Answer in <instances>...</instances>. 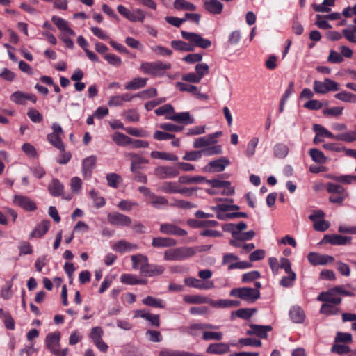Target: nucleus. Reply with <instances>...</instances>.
<instances>
[{
	"label": "nucleus",
	"mask_w": 356,
	"mask_h": 356,
	"mask_svg": "<svg viewBox=\"0 0 356 356\" xmlns=\"http://www.w3.org/2000/svg\"><path fill=\"white\" fill-rule=\"evenodd\" d=\"M196 74L200 80L203 78L204 75H207L209 72V67L207 63H198L195 65V67Z\"/></svg>",
	"instance_id": "nucleus-59"
},
{
	"label": "nucleus",
	"mask_w": 356,
	"mask_h": 356,
	"mask_svg": "<svg viewBox=\"0 0 356 356\" xmlns=\"http://www.w3.org/2000/svg\"><path fill=\"white\" fill-rule=\"evenodd\" d=\"M48 189L53 196H59L63 191V185L59 181V180L54 179L49 184Z\"/></svg>",
	"instance_id": "nucleus-40"
},
{
	"label": "nucleus",
	"mask_w": 356,
	"mask_h": 356,
	"mask_svg": "<svg viewBox=\"0 0 356 356\" xmlns=\"http://www.w3.org/2000/svg\"><path fill=\"white\" fill-rule=\"evenodd\" d=\"M175 9L181 11H195L196 6L187 0H175L173 3Z\"/></svg>",
	"instance_id": "nucleus-31"
},
{
	"label": "nucleus",
	"mask_w": 356,
	"mask_h": 356,
	"mask_svg": "<svg viewBox=\"0 0 356 356\" xmlns=\"http://www.w3.org/2000/svg\"><path fill=\"white\" fill-rule=\"evenodd\" d=\"M176 244V240L168 237H155L152 241V245L154 248H169Z\"/></svg>",
	"instance_id": "nucleus-27"
},
{
	"label": "nucleus",
	"mask_w": 356,
	"mask_h": 356,
	"mask_svg": "<svg viewBox=\"0 0 356 356\" xmlns=\"http://www.w3.org/2000/svg\"><path fill=\"white\" fill-rule=\"evenodd\" d=\"M112 140L119 146H127L131 143V138L125 134L116 132L111 136Z\"/></svg>",
	"instance_id": "nucleus-39"
},
{
	"label": "nucleus",
	"mask_w": 356,
	"mask_h": 356,
	"mask_svg": "<svg viewBox=\"0 0 356 356\" xmlns=\"http://www.w3.org/2000/svg\"><path fill=\"white\" fill-rule=\"evenodd\" d=\"M151 156L154 159H159L172 161H177L178 160V157L173 154H169L158 151L152 152Z\"/></svg>",
	"instance_id": "nucleus-50"
},
{
	"label": "nucleus",
	"mask_w": 356,
	"mask_h": 356,
	"mask_svg": "<svg viewBox=\"0 0 356 356\" xmlns=\"http://www.w3.org/2000/svg\"><path fill=\"white\" fill-rule=\"evenodd\" d=\"M202 155L206 156H210L217 154H220L222 153V146L220 145H209L206 148H203L201 149Z\"/></svg>",
	"instance_id": "nucleus-47"
},
{
	"label": "nucleus",
	"mask_w": 356,
	"mask_h": 356,
	"mask_svg": "<svg viewBox=\"0 0 356 356\" xmlns=\"http://www.w3.org/2000/svg\"><path fill=\"white\" fill-rule=\"evenodd\" d=\"M47 140L59 150L63 151L65 149V145L60 138V135L57 134H49L47 135Z\"/></svg>",
	"instance_id": "nucleus-49"
},
{
	"label": "nucleus",
	"mask_w": 356,
	"mask_h": 356,
	"mask_svg": "<svg viewBox=\"0 0 356 356\" xmlns=\"http://www.w3.org/2000/svg\"><path fill=\"white\" fill-rule=\"evenodd\" d=\"M181 37L189 42L186 43L181 40H172L171 46L173 49L183 51H192L195 47L207 49L211 45L209 40L203 38L201 35L186 31H181Z\"/></svg>",
	"instance_id": "nucleus-1"
},
{
	"label": "nucleus",
	"mask_w": 356,
	"mask_h": 356,
	"mask_svg": "<svg viewBox=\"0 0 356 356\" xmlns=\"http://www.w3.org/2000/svg\"><path fill=\"white\" fill-rule=\"evenodd\" d=\"M166 119L171 120L177 122H181L185 124H191L194 123V119L191 116L188 112L173 113L172 115L166 116Z\"/></svg>",
	"instance_id": "nucleus-23"
},
{
	"label": "nucleus",
	"mask_w": 356,
	"mask_h": 356,
	"mask_svg": "<svg viewBox=\"0 0 356 356\" xmlns=\"http://www.w3.org/2000/svg\"><path fill=\"white\" fill-rule=\"evenodd\" d=\"M353 180H356V176L344 175L341 177H335V203H341L348 197V193L344 188L336 184V182H343L346 184L350 183Z\"/></svg>",
	"instance_id": "nucleus-5"
},
{
	"label": "nucleus",
	"mask_w": 356,
	"mask_h": 356,
	"mask_svg": "<svg viewBox=\"0 0 356 356\" xmlns=\"http://www.w3.org/2000/svg\"><path fill=\"white\" fill-rule=\"evenodd\" d=\"M177 87L180 91L187 92L195 95L197 93V88L195 86L191 85L183 82H177Z\"/></svg>",
	"instance_id": "nucleus-54"
},
{
	"label": "nucleus",
	"mask_w": 356,
	"mask_h": 356,
	"mask_svg": "<svg viewBox=\"0 0 356 356\" xmlns=\"http://www.w3.org/2000/svg\"><path fill=\"white\" fill-rule=\"evenodd\" d=\"M159 356H200V355L179 350L163 348L159 353Z\"/></svg>",
	"instance_id": "nucleus-30"
},
{
	"label": "nucleus",
	"mask_w": 356,
	"mask_h": 356,
	"mask_svg": "<svg viewBox=\"0 0 356 356\" xmlns=\"http://www.w3.org/2000/svg\"><path fill=\"white\" fill-rule=\"evenodd\" d=\"M149 201L151 205L156 209H160L169 204L168 200L165 197L157 195L154 193L152 195Z\"/></svg>",
	"instance_id": "nucleus-35"
},
{
	"label": "nucleus",
	"mask_w": 356,
	"mask_h": 356,
	"mask_svg": "<svg viewBox=\"0 0 356 356\" xmlns=\"http://www.w3.org/2000/svg\"><path fill=\"white\" fill-rule=\"evenodd\" d=\"M113 249L116 252L124 253L126 252L136 250L138 249V245L125 240H120L113 245Z\"/></svg>",
	"instance_id": "nucleus-24"
},
{
	"label": "nucleus",
	"mask_w": 356,
	"mask_h": 356,
	"mask_svg": "<svg viewBox=\"0 0 356 356\" xmlns=\"http://www.w3.org/2000/svg\"><path fill=\"white\" fill-rule=\"evenodd\" d=\"M229 294L231 296L240 298L249 302H254L260 297L259 290L249 287L233 289L230 291Z\"/></svg>",
	"instance_id": "nucleus-4"
},
{
	"label": "nucleus",
	"mask_w": 356,
	"mask_h": 356,
	"mask_svg": "<svg viewBox=\"0 0 356 356\" xmlns=\"http://www.w3.org/2000/svg\"><path fill=\"white\" fill-rule=\"evenodd\" d=\"M159 191L165 193H177L178 185L175 182L165 181L159 186Z\"/></svg>",
	"instance_id": "nucleus-42"
},
{
	"label": "nucleus",
	"mask_w": 356,
	"mask_h": 356,
	"mask_svg": "<svg viewBox=\"0 0 356 356\" xmlns=\"http://www.w3.org/2000/svg\"><path fill=\"white\" fill-rule=\"evenodd\" d=\"M307 259L312 266H324L331 264L333 261V257L327 254L311 252L307 255Z\"/></svg>",
	"instance_id": "nucleus-10"
},
{
	"label": "nucleus",
	"mask_w": 356,
	"mask_h": 356,
	"mask_svg": "<svg viewBox=\"0 0 356 356\" xmlns=\"http://www.w3.org/2000/svg\"><path fill=\"white\" fill-rule=\"evenodd\" d=\"M223 337V334L220 332H204L202 338L205 341L216 340L220 341Z\"/></svg>",
	"instance_id": "nucleus-61"
},
{
	"label": "nucleus",
	"mask_w": 356,
	"mask_h": 356,
	"mask_svg": "<svg viewBox=\"0 0 356 356\" xmlns=\"http://www.w3.org/2000/svg\"><path fill=\"white\" fill-rule=\"evenodd\" d=\"M138 206V203L136 202L123 200H121L118 204V207L122 211H131L134 207Z\"/></svg>",
	"instance_id": "nucleus-62"
},
{
	"label": "nucleus",
	"mask_w": 356,
	"mask_h": 356,
	"mask_svg": "<svg viewBox=\"0 0 356 356\" xmlns=\"http://www.w3.org/2000/svg\"><path fill=\"white\" fill-rule=\"evenodd\" d=\"M204 8L209 13L214 15L220 14L223 9V4L217 0H202Z\"/></svg>",
	"instance_id": "nucleus-20"
},
{
	"label": "nucleus",
	"mask_w": 356,
	"mask_h": 356,
	"mask_svg": "<svg viewBox=\"0 0 356 356\" xmlns=\"http://www.w3.org/2000/svg\"><path fill=\"white\" fill-rule=\"evenodd\" d=\"M13 203L28 211H35L36 204L29 197L20 195H15L13 200Z\"/></svg>",
	"instance_id": "nucleus-13"
},
{
	"label": "nucleus",
	"mask_w": 356,
	"mask_h": 356,
	"mask_svg": "<svg viewBox=\"0 0 356 356\" xmlns=\"http://www.w3.org/2000/svg\"><path fill=\"white\" fill-rule=\"evenodd\" d=\"M335 98L345 102H356V95L343 91L335 95Z\"/></svg>",
	"instance_id": "nucleus-55"
},
{
	"label": "nucleus",
	"mask_w": 356,
	"mask_h": 356,
	"mask_svg": "<svg viewBox=\"0 0 356 356\" xmlns=\"http://www.w3.org/2000/svg\"><path fill=\"white\" fill-rule=\"evenodd\" d=\"M82 186V181L78 177H74L70 180V188L74 193L78 194L80 193Z\"/></svg>",
	"instance_id": "nucleus-63"
},
{
	"label": "nucleus",
	"mask_w": 356,
	"mask_h": 356,
	"mask_svg": "<svg viewBox=\"0 0 356 356\" xmlns=\"http://www.w3.org/2000/svg\"><path fill=\"white\" fill-rule=\"evenodd\" d=\"M291 319L296 323H301L305 319V313L302 309L299 306L293 307L289 313Z\"/></svg>",
	"instance_id": "nucleus-34"
},
{
	"label": "nucleus",
	"mask_w": 356,
	"mask_h": 356,
	"mask_svg": "<svg viewBox=\"0 0 356 356\" xmlns=\"http://www.w3.org/2000/svg\"><path fill=\"white\" fill-rule=\"evenodd\" d=\"M332 6H334V0H323L320 4L313 3L312 8L316 12L329 13Z\"/></svg>",
	"instance_id": "nucleus-38"
},
{
	"label": "nucleus",
	"mask_w": 356,
	"mask_h": 356,
	"mask_svg": "<svg viewBox=\"0 0 356 356\" xmlns=\"http://www.w3.org/2000/svg\"><path fill=\"white\" fill-rule=\"evenodd\" d=\"M51 20L59 30L66 32L70 35H75L74 31L68 26L66 20L55 15L51 17Z\"/></svg>",
	"instance_id": "nucleus-29"
},
{
	"label": "nucleus",
	"mask_w": 356,
	"mask_h": 356,
	"mask_svg": "<svg viewBox=\"0 0 356 356\" xmlns=\"http://www.w3.org/2000/svg\"><path fill=\"white\" fill-rule=\"evenodd\" d=\"M339 53L335 52V63H342L343 58H351L353 55V51L349 47L345 45L339 47Z\"/></svg>",
	"instance_id": "nucleus-32"
},
{
	"label": "nucleus",
	"mask_w": 356,
	"mask_h": 356,
	"mask_svg": "<svg viewBox=\"0 0 356 356\" xmlns=\"http://www.w3.org/2000/svg\"><path fill=\"white\" fill-rule=\"evenodd\" d=\"M60 332L59 331L49 333L45 339L47 348L56 355H60Z\"/></svg>",
	"instance_id": "nucleus-8"
},
{
	"label": "nucleus",
	"mask_w": 356,
	"mask_h": 356,
	"mask_svg": "<svg viewBox=\"0 0 356 356\" xmlns=\"http://www.w3.org/2000/svg\"><path fill=\"white\" fill-rule=\"evenodd\" d=\"M122 115L129 122H136L140 120V115L135 109H129L123 112Z\"/></svg>",
	"instance_id": "nucleus-52"
},
{
	"label": "nucleus",
	"mask_w": 356,
	"mask_h": 356,
	"mask_svg": "<svg viewBox=\"0 0 356 356\" xmlns=\"http://www.w3.org/2000/svg\"><path fill=\"white\" fill-rule=\"evenodd\" d=\"M125 156L129 159L134 164L139 166L140 164L147 163L148 161L143 158L142 156L135 153H127Z\"/></svg>",
	"instance_id": "nucleus-57"
},
{
	"label": "nucleus",
	"mask_w": 356,
	"mask_h": 356,
	"mask_svg": "<svg viewBox=\"0 0 356 356\" xmlns=\"http://www.w3.org/2000/svg\"><path fill=\"white\" fill-rule=\"evenodd\" d=\"M288 275L283 277L280 280V285L284 287L291 286L293 284L294 280L296 278V275L294 272L287 273Z\"/></svg>",
	"instance_id": "nucleus-60"
},
{
	"label": "nucleus",
	"mask_w": 356,
	"mask_h": 356,
	"mask_svg": "<svg viewBox=\"0 0 356 356\" xmlns=\"http://www.w3.org/2000/svg\"><path fill=\"white\" fill-rule=\"evenodd\" d=\"M230 164V161L226 157H220L218 159L210 161L207 165L204 168V171L209 172H222L227 166Z\"/></svg>",
	"instance_id": "nucleus-9"
},
{
	"label": "nucleus",
	"mask_w": 356,
	"mask_h": 356,
	"mask_svg": "<svg viewBox=\"0 0 356 356\" xmlns=\"http://www.w3.org/2000/svg\"><path fill=\"white\" fill-rule=\"evenodd\" d=\"M205 177L202 176H181L179 178V182L184 184H194L204 182Z\"/></svg>",
	"instance_id": "nucleus-41"
},
{
	"label": "nucleus",
	"mask_w": 356,
	"mask_h": 356,
	"mask_svg": "<svg viewBox=\"0 0 356 356\" xmlns=\"http://www.w3.org/2000/svg\"><path fill=\"white\" fill-rule=\"evenodd\" d=\"M314 90L318 94H325L330 91L334 90V81L330 79H324L323 81H314Z\"/></svg>",
	"instance_id": "nucleus-15"
},
{
	"label": "nucleus",
	"mask_w": 356,
	"mask_h": 356,
	"mask_svg": "<svg viewBox=\"0 0 356 356\" xmlns=\"http://www.w3.org/2000/svg\"><path fill=\"white\" fill-rule=\"evenodd\" d=\"M143 303L145 305L152 307H159L163 308L164 305L163 304V300L161 299H156L152 296H147L142 300Z\"/></svg>",
	"instance_id": "nucleus-51"
},
{
	"label": "nucleus",
	"mask_w": 356,
	"mask_h": 356,
	"mask_svg": "<svg viewBox=\"0 0 356 356\" xmlns=\"http://www.w3.org/2000/svg\"><path fill=\"white\" fill-rule=\"evenodd\" d=\"M171 206L182 209H190L191 208L196 207V205L191 202L177 199L174 200L173 202L171 204Z\"/></svg>",
	"instance_id": "nucleus-53"
},
{
	"label": "nucleus",
	"mask_w": 356,
	"mask_h": 356,
	"mask_svg": "<svg viewBox=\"0 0 356 356\" xmlns=\"http://www.w3.org/2000/svg\"><path fill=\"white\" fill-rule=\"evenodd\" d=\"M108 222L117 227H129L132 223L130 217L119 212H111L107 216Z\"/></svg>",
	"instance_id": "nucleus-7"
},
{
	"label": "nucleus",
	"mask_w": 356,
	"mask_h": 356,
	"mask_svg": "<svg viewBox=\"0 0 356 356\" xmlns=\"http://www.w3.org/2000/svg\"><path fill=\"white\" fill-rule=\"evenodd\" d=\"M132 268L135 270L139 269L141 273H144L146 268H148V259L146 256L138 254L131 257Z\"/></svg>",
	"instance_id": "nucleus-16"
},
{
	"label": "nucleus",
	"mask_w": 356,
	"mask_h": 356,
	"mask_svg": "<svg viewBox=\"0 0 356 356\" xmlns=\"http://www.w3.org/2000/svg\"><path fill=\"white\" fill-rule=\"evenodd\" d=\"M184 300L188 304H208L209 298L199 295H186Z\"/></svg>",
	"instance_id": "nucleus-36"
},
{
	"label": "nucleus",
	"mask_w": 356,
	"mask_h": 356,
	"mask_svg": "<svg viewBox=\"0 0 356 356\" xmlns=\"http://www.w3.org/2000/svg\"><path fill=\"white\" fill-rule=\"evenodd\" d=\"M259 143L257 137H253L247 145L245 154L248 157H252L256 151V147Z\"/></svg>",
	"instance_id": "nucleus-56"
},
{
	"label": "nucleus",
	"mask_w": 356,
	"mask_h": 356,
	"mask_svg": "<svg viewBox=\"0 0 356 356\" xmlns=\"http://www.w3.org/2000/svg\"><path fill=\"white\" fill-rule=\"evenodd\" d=\"M197 249L193 247H179L166 250L163 253L165 261H182L193 257Z\"/></svg>",
	"instance_id": "nucleus-2"
},
{
	"label": "nucleus",
	"mask_w": 356,
	"mask_h": 356,
	"mask_svg": "<svg viewBox=\"0 0 356 356\" xmlns=\"http://www.w3.org/2000/svg\"><path fill=\"white\" fill-rule=\"evenodd\" d=\"M250 330L247 331L249 335H257L259 337L266 339L268 337V332L272 330L270 325H257L251 324L250 325Z\"/></svg>",
	"instance_id": "nucleus-22"
},
{
	"label": "nucleus",
	"mask_w": 356,
	"mask_h": 356,
	"mask_svg": "<svg viewBox=\"0 0 356 356\" xmlns=\"http://www.w3.org/2000/svg\"><path fill=\"white\" fill-rule=\"evenodd\" d=\"M165 270V268L161 265H149L144 272V275L149 277L161 275Z\"/></svg>",
	"instance_id": "nucleus-45"
},
{
	"label": "nucleus",
	"mask_w": 356,
	"mask_h": 356,
	"mask_svg": "<svg viewBox=\"0 0 356 356\" xmlns=\"http://www.w3.org/2000/svg\"><path fill=\"white\" fill-rule=\"evenodd\" d=\"M134 317H141L149 321L153 325L159 327L160 325L159 316L145 312L144 310H138L136 312Z\"/></svg>",
	"instance_id": "nucleus-33"
},
{
	"label": "nucleus",
	"mask_w": 356,
	"mask_h": 356,
	"mask_svg": "<svg viewBox=\"0 0 356 356\" xmlns=\"http://www.w3.org/2000/svg\"><path fill=\"white\" fill-rule=\"evenodd\" d=\"M97 162L95 156H90L82 161V173L85 178L90 177Z\"/></svg>",
	"instance_id": "nucleus-19"
},
{
	"label": "nucleus",
	"mask_w": 356,
	"mask_h": 356,
	"mask_svg": "<svg viewBox=\"0 0 356 356\" xmlns=\"http://www.w3.org/2000/svg\"><path fill=\"white\" fill-rule=\"evenodd\" d=\"M317 300L323 302L334 303V289L321 293Z\"/></svg>",
	"instance_id": "nucleus-58"
},
{
	"label": "nucleus",
	"mask_w": 356,
	"mask_h": 356,
	"mask_svg": "<svg viewBox=\"0 0 356 356\" xmlns=\"http://www.w3.org/2000/svg\"><path fill=\"white\" fill-rule=\"evenodd\" d=\"M147 81V78L135 77L124 85V88L128 90H136L145 87Z\"/></svg>",
	"instance_id": "nucleus-28"
},
{
	"label": "nucleus",
	"mask_w": 356,
	"mask_h": 356,
	"mask_svg": "<svg viewBox=\"0 0 356 356\" xmlns=\"http://www.w3.org/2000/svg\"><path fill=\"white\" fill-rule=\"evenodd\" d=\"M335 140L351 143L356 140V131H348L345 133L335 134Z\"/></svg>",
	"instance_id": "nucleus-46"
},
{
	"label": "nucleus",
	"mask_w": 356,
	"mask_h": 356,
	"mask_svg": "<svg viewBox=\"0 0 356 356\" xmlns=\"http://www.w3.org/2000/svg\"><path fill=\"white\" fill-rule=\"evenodd\" d=\"M108 185L113 188H117L122 182V177L117 173H108L106 176Z\"/></svg>",
	"instance_id": "nucleus-48"
},
{
	"label": "nucleus",
	"mask_w": 356,
	"mask_h": 356,
	"mask_svg": "<svg viewBox=\"0 0 356 356\" xmlns=\"http://www.w3.org/2000/svg\"><path fill=\"white\" fill-rule=\"evenodd\" d=\"M50 227V221L47 220H42L38 224L33 231L30 233L29 238H40L44 235L49 230Z\"/></svg>",
	"instance_id": "nucleus-21"
},
{
	"label": "nucleus",
	"mask_w": 356,
	"mask_h": 356,
	"mask_svg": "<svg viewBox=\"0 0 356 356\" xmlns=\"http://www.w3.org/2000/svg\"><path fill=\"white\" fill-rule=\"evenodd\" d=\"M309 154L312 158V160L319 165L325 163L327 161V157L321 151L318 150V149L314 148L309 149Z\"/></svg>",
	"instance_id": "nucleus-43"
},
{
	"label": "nucleus",
	"mask_w": 356,
	"mask_h": 356,
	"mask_svg": "<svg viewBox=\"0 0 356 356\" xmlns=\"http://www.w3.org/2000/svg\"><path fill=\"white\" fill-rule=\"evenodd\" d=\"M273 150L274 156L279 159H284L289 154L288 146L282 143L275 144L273 148Z\"/></svg>",
	"instance_id": "nucleus-37"
},
{
	"label": "nucleus",
	"mask_w": 356,
	"mask_h": 356,
	"mask_svg": "<svg viewBox=\"0 0 356 356\" xmlns=\"http://www.w3.org/2000/svg\"><path fill=\"white\" fill-rule=\"evenodd\" d=\"M171 67L168 63L158 60L155 62H143L140 64V70L145 74L152 76H161L167 70Z\"/></svg>",
	"instance_id": "nucleus-3"
},
{
	"label": "nucleus",
	"mask_w": 356,
	"mask_h": 356,
	"mask_svg": "<svg viewBox=\"0 0 356 356\" xmlns=\"http://www.w3.org/2000/svg\"><path fill=\"white\" fill-rule=\"evenodd\" d=\"M154 174L158 178L165 179L177 177L179 174V171L172 166H158L155 168Z\"/></svg>",
	"instance_id": "nucleus-11"
},
{
	"label": "nucleus",
	"mask_w": 356,
	"mask_h": 356,
	"mask_svg": "<svg viewBox=\"0 0 356 356\" xmlns=\"http://www.w3.org/2000/svg\"><path fill=\"white\" fill-rule=\"evenodd\" d=\"M159 230L161 233L167 235H175L184 236L187 232L172 223H162L160 225Z\"/></svg>",
	"instance_id": "nucleus-14"
},
{
	"label": "nucleus",
	"mask_w": 356,
	"mask_h": 356,
	"mask_svg": "<svg viewBox=\"0 0 356 356\" xmlns=\"http://www.w3.org/2000/svg\"><path fill=\"white\" fill-rule=\"evenodd\" d=\"M184 282L188 286L198 289H211L214 287V284L212 281L202 282L200 280L193 277L186 278Z\"/></svg>",
	"instance_id": "nucleus-17"
},
{
	"label": "nucleus",
	"mask_w": 356,
	"mask_h": 356,
	"mask_svg": "<svg viewBox=\"0 0 356 356\" xmlns=\"http://www.w3.org/2000/svg\"><path fill=\"white\" fill-rule=\"evenodd\" d=\"M229 350V345L225 343H211L207 348V353L209 354L222 355Z\"/></svg>",
	"instance_id": "nucleus-26"
},
{
	"label": "nucleus",
	"mask_w": 356,
	"mask_h": 356,
	"mask_svg": "<svg viewBox=\"0 0 356 356\" xmlns=\"http://www.w3.org/2000/svg\"><path fill=\"white\" fill-rule=\"evenodd\" d=\"M211 138L212 137H209V135L197 138L193 141V146L194 148H206L207 147L213 144Z\"/></svg>",
	"instance_id": "nucleus-44"
},
{
	"label": "nucleus",
	"mask_w": 356,
	"mask_h": 356,
	"mask_svg": "<svg viewBox=\"0 0 356 356\" xmlns=\"http://www.w3.org/2000/svg\"><path fill=\"white\" fill-rule=\"evenodd\" d=\"M325 213L321 210H315L309 216V218L313 222V227L316 231L325 232L330 227V223L324 220Z\"/></svg>",
	"instance_id": "nucleus-6"
},
{
	"label": "nucleus",
	"mask_w": 356,
	"mask_h": 356,
	"mask_svg": "<svg viewBox=\"0 0 356 356\" xmlns=\"http://www.w3.org/2000/svg\"><path fill=\"white\" fill-rule=\"evenodd\" d=\"M10 99L15 104L24 105L26 104L27 100L31 101L33 103H35L37 97L33 94L25 93L18 90L10 95Z\"/></svg>",
	"instance_id": "nucleus-12"
},
{
	"label": "nucleus",
	"mask_w": 356,
	"mask_h": 356,
	"mask_svg": "<svg viewBox=\"0 0 356 356\" xmlns=\"http://www.w3.org/2000/svg\"><path fill=\"white\" fill-rule=\"evenodd\" d=\"M27 115L35 123H40L43 120L42 115L35 108L29 109L27 112Z\"/></svg>",
	"instance_id": "nucleus-64"
},
{
	"label": "nucleus",
	"mask_w": 356,
	"mask_h": 356,
	"mask_svg": "<svg viewBox=\"0 0 356 356\" xmlns=\"http://www.w3.org/2000/svg\"><path fill=\"white\" fill-rule=\"evenodd\" d=\"M315 24L321 29H331L332 25L329 21L334 20V13L327 15H316Z\"/></svg>",
	"instance_id": "nucleus-25"
},
{
	"label": "nucleus",
	"mask_w": 356,
	"mask_h": 356,
	"mask_svg": "<svg viewBox=\"0 0 356 356\" xmlns=\"http://www.w3.org/2000/svg\"><path fill=\"white\" fill-rule=\"evenodd\" d=\"M204 182L208 183L212 187H214V188H223L224 191L222 192V194L226 195H231L234 192V188L231 186L230 182L227 181H223V180H219V179L207 180L205 179Z\"/></svg>",
	"instance_id": "nucleus-18"
}]
</instances>
